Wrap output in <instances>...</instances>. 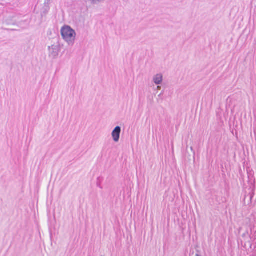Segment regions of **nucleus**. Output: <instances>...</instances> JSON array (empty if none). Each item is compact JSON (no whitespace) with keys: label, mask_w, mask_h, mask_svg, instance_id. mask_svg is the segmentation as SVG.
I'll use <instances>...</instances> for the list:
<instances>
[{"label":"nucleus","mask_w":256,"mask_h":256,"mask_svg":"<svg viewBox=\"0 0 256 256\" xmlns=\"http://www.w3.org/2000/svg\"><path fill=\"white\" fill-rule=\"evenodd\" d=\"M62 39L69 46H72L76 41V32L70 26H64L60 29Z\"/></svg>","instance_id":"obj_1"},{"label":"nucleus","mask_w":256,"mask_h":256,"mask_svg":"<svg viewBox=\"0 0 256 256\" xmlns=\"http://www.w3.org/2000/svg\"><path fill=\"white\" fill-rule=\"evenodd\" d=\"M61 50V48L58 42L54 43L48 48V56L52 59L58 58Z\"/></svg>","instance_id":"obj_2"},{"label":"nucleus","mask_w":256,"mask_h":256,"mask_svg":"<svg viewBox=\"0 0 256 256\" xmlns=\"http://www.w3.org/2000/svg\"><path fill=\"white\" fill-rule=\"evenodd\" d=\"M121 128L119 126H116L112 132V136L114 142H118L120 138Z\"/></svg>","instance_id":"obj_3"},{"label":"nucleus","mask_w":256,"mask_h":256,"mask_svg":"<svg viewBox=\"0 0 256 256\" xmlns=\"http://www.w3.org/2000/svg\"><path fill=\"white\" fill-rule=\"evenodd\" d=\"M152 80L157 85L161 84L163 80L162 74H158L154 75L153 76Z\"/></svg>","instance_id":"obj_4"},{"label":"nucleus","mask_w":256,"mask_h":256,"mask_svg":"<svg viewBox=\"0 0 256 256\" xmlns=\"http://www.w3.org/2000/svg\"><path fill=\"white\" fill-rule=\"evenodd\" d=\"M254 196V192L252 190L249 194L246 196L244 198V202L245 204L249 205L252 203V200Z\"/></svg>","instance_id":"obj_5"},{"label":"nucleus","mask_w":256,"mask_h":256,"mask_svg":"<svg viewBox=\"0 0 256 256\" xmlns=\"http://www.w3.org/2000/svg\"><path fill=\"white\" fill-rule=\"evenodd\" d=\"M248 236V230H246L244 234H242V236L244 238V237H246Z\"/></svg>","instance_id":"obj_6"},{"label":"nucleus","mask_w":256,"mask_h":256,"mask_svg":"<svg viewBox=\"0 0 256 256\" xmlns=\"http://www.w3.org/2000/svg\"><path fill=\"white\" fill-rule=\"evenodd\" d=\"M161 88V87L160 86H157V88L158 89H160Z\"/></svg>","instance_id":"obj_7"},{"label":"nucleus","mask_w":256,"mask_h":256,"mask_svg":"<svg viewBox=\"0 0 256 256\" xmlns=\"http://www.w3.org/2000/svg\"><path fill=\"white\" fill-rule=\"evenodd\" d=\"M196 256H200V254H196Z\"/></svg>","instance_id":"obj_8"}]
</instances>
